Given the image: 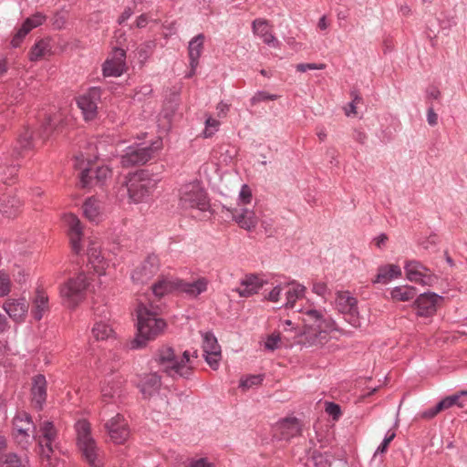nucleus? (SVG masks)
Segmentation results:
<instances>
[{
    "label": "nucleus",
    "instance_id": "3c124183",
    "mask_svg": "<svg viewBox=\"0 0 467 467\" xmlns=\"http://www.w3.org/2000/svg\"><path fill=\"white\" fill-rule=\"evenodd\" d=\"M326 412L336 420L341 415V409L338 404L327 401Z\"/></svg>",
    "mask_w": 467,
    "mask_h": 467
},
{
    "label": "nucleus",
    "instance_id": "6e6552de",
    "mask_svg": "<svg viewBox=\"0 0 467 467\" xmlns=\"http://www.w3.org/2000/svg\"><path fill=\"white\" fill-rule=\"evenodd\" d=\"M33 131L29 128H25L18 135L16 141L13 147L11 157L13 159L10 163V176H14L17 168L20 166L17 162L19 159L25 157L27 153L34 150Z\"/></svg>",
    "mask_w": 467,
    "mask_h": 467
},
{
    "label": "nucleus",
    "instance_id": "7c9ffc66",
    "mask_svg": "<svg viewBox=\"0 0 467 467\" xmlns=\"http://www.w3.org/2000/svg\"><path fill=\"white\" fill-rule=\"evenodd\" d=\"M253 30L254 34L259 36L266 45L274 44L276 41V38L272 34L266 20L255 19L253 22Z\"/></svg>",
    "mask_w": 467,
    "mask_h": 467
},
{
    "label": "nucleus",
    "instance_id": "680f3d73",
    "mask_svg": "<svg viewBox=\"0 0 467 467\" xmlns=\"http://www.w3.org/2000/svg\"><path fill=\"white\" fill-rule=\"evenodd\" d=\"M282 288L280 285L275 286L268 294V300L272 302H277L281 295Z\"/></svg>",
    "mask_w": 467,
    "mask_h": 467
},
{
    "label": "nucleus",
    "instance_id": "bf43d9fd",
    "mask_svg": "<svg viewBox=\"0 0 467 467\" xmlns=\"http://www.w3.org/2000/svg\"><path fill=\"white\" fill-rule=\"evenodd\" d=\"M240 199L244 203H249L252 198V192L250 188L244 184L243 185L241 192H240Z\"/></svg>",
    "mask_w": 467,
    "mask_h": 467
},
{
    "label": "nucleus",
    "instance_id": "2f4dec72",
    "mask_svg": "<svg viewBox=\"0 0 467 467\" xmlns=\"http://www.w3.org/2000/svg\"><path fill=\"white\" fill-rule=\"evenodd\" d=\"M293 287L290 288L285 296L286 302L285 304V308H293L297 299L304 297L306 287L303 285L297 284L295 281L289 283Z\"/></svg>",
    "mask_w": 467,
    "mask_h": 467
},
{
    "label": "nucleus",
    "instance_id": "39448f33",
    "mask_svg": "<svg viewBox=\"0 0 467 467\" xmlns=\"http://www.w3.org/2000/svg\"><path fill=\"white\" fill-rule=\"evenodd\" d=\"M125 184L130 199L133 202L139 203L150 195L156 185V181L150 178L149 171L140 170L129 174Z\"/></svg>",
    "mask_w": 467,
    "mask_h": 467
},
{
    "label": "nucleus",
    "instance_id": "423d86ee",
    "mask_svg": "<svg viewBox=\"0 0 467 467\" xmlns=\"http://www.w3.org/2000/svg\"><path fill=\"white\" fill-rule=\"evenodd\" d=\"M180 205L183 209L196 208L200 211H207L210 202L206 192L199 183H188L180 190Z\"/></svg>",
    "mask_w": 467,
    "mask_h": 467
},
{
    "label": "nucleus",
    "instance_id": "a878e982",
    "mask_svg": "<svg viewBox=\"0 0 467 467\" xmlns=\"http://www.w3.org/2000/svg\"><path fill=\"white\" fill-rule=\"evenodd\" d=\"M69 239L72 251L78 254L81 251L82 227L77 216L71 215L69 219Z\"/></svg>",
    "mask_w": 467,
    "mask_h": 467
},
{
    "label": "nucleus",
    "instance_id": "412c9836",
    "mask_svg": "<svg viewBox=\"0 0 467 467\" xmlns=\"http://www.w3.org/2000/svg\"><path fill=\"white\" fill-rule=\"evenodd\" d=\"M265 282L257 275H247L240 283V286L236 288V292L242 297H249L264 286Z\"/></svg>",
    "mask_w": 467,
    "mask_h": 467
},
{
    "label": "nucleus",
    "instance_id": "8fccbe9b",
    "mask_svg": "<svg viewBox=\"0 0 467 467\" xmlns=\"http://www.w3.org/2000/svg\"><path fill=\"white\" fill-rule=\"evenodd\" d=\"M326 67L325 64H317V63H301L296 65V70L298 72H306V70H315V69H324Z\"/></svg>",
    "mask_w": 467,
    "mask_h": 467
},
{
    "label": "nucleus",
    "instance_id": "2eb2a0df",
    "mask_svg": "<svg viewBox=\"0 0 467 467\" xmlns=\"http://www.w3.org/2000/svg\"><path fill=\"white\" fill-rule=\"evenodd\" d=\"M110 175L111 170L106 166L97 167L96 169L85 168L79 174V185L82 188H88L94 183L102 184Z\"/></svg>",
    "mask_w": 467,
    "mask_h": 467
},
{
    "label": "nucleus",
    "instance_id": "052dcab7",
    "mask_svg": "<svg viewBox=\"0 0 467 467\" xmlns=\"http://www.w3.org/2000/svg\"><path fill=\"white\" fill-rule=\"evenodd\" d=\"M126 58V51L122 48L116 47L113 51V57L112 60L119 62L120 64H126L125 63Z\"/></svg>",
    "mask_w": 467,
    "mask_h": 467
},
{
    "label": "nucleus",
    "instance_id": "cd10ccee",
    "mask_svg": "<svg viewBox=\"0 0 467 467\" xmlns=\"http://www.w3.org/2000/svg\"><path fill=\"white\" fill-rule=\"evenodd\" d=\"M401 275V269L397 265H385L379 267L373 283L388 284Z\"/></svg>",
    "mask_w": 467,
    "mask_h": 467
},
{
    "label": "nucleus",
    "instance_id": "a18cd8bd",
    "mask_svg": "<svg viewBox=\"0 0 467 467\" xmlns=\"http://www.w3.org/2000/svg\"><path fill=\"white\" fill-rule=\"evenodd\" d=\"M54 125L55 123L51 117L45 119L40 131V137L43 138V140H47L50 136Z\"/></svg>",
    "mask_w": 467,
    "mask_h": 467
},
{
    "label": "nucleus",
    "instance_id": "58836bf2",
    "mask_svg": "<svg viewBox=\"0 0 467 467\" xmlns=\"http://www.w3.org/2000/svg\"><path fill=\"white\" fill-rule=\"evenodd\" d=\"M47 296L38 291L34 301V307L31 311L36 320H40L43 317L44 311L47 307Z\"/></svg>",
    "mask_w": 467,
    "mask_h": 467
},
{
    "label": "nucleus",
    "instance_id": "79ce46f5",
    "mask_svg": "<svg viewBox=\"0 0 467 467\" xmlns=\"http://www.w3.org/2000/svg\"><path fill=\"white\" fill-rule=\"evenodd\" d=\"M11 291V280L5 271H0V297L7 296Z\"/></svg>",
    "mask_w": 467,
    "mask_h": 467
},
{
    "label": "nucleus",
    "instance_id": "de8ad7c7",
    "mask_svg": "<svg viewBox=\"0 0 467 467\" xmlns=\"http://www.w3.org/2000/svg\"><path fill=\"white\" fill-rule=\"evenodd\" d=\"M45 21V16L39 13L26 18L24 23L32 30L33 28L41 26Z\"/></svg>",
    "mask_w": 467,
    "mask_h": 467
},
{
    "label": "nucleus",
    "instance_id": "13d9d810",
    "mask_svg": "<svg viewBox=\"0 0 467 467\" xmlns=\"http://www.w3.org/2000/svg\"><path fill=\"white\" fill-rule=\"evenodd\" d=\"M312 290L315 294H317L320 296H323V297H325L326 295L328 293L327 285L326 283H323V282L315 283L313 285Z\"/></svg>",
    "mask_w": 467,
    "mask_h": 467
},
{
    "label": "nucleus",
    "instance_id": "37998d69",
    "mask_svg": "<svg viewBox=\"0 0 467 467\" xmlns=\"http://www.w3.org/2000/svg\"><path fill=\"white\" fill-rule=\"evenodd\" d=\"M31 31V29L25 23L22 24L21 27L18 29L16 34L14 36L11 40V45L13 47H18L23 41L24 37Z\"/></svg>",
    "mask_w": 467,
    "mask_h": 467
},
{
    "label": "nucleus",
    "instance_id": "bb28decb",
    "mask_svg": "<svg viewBox=\"0 0 467 467\" xmlns=\"http://www.w3.org/2000/svg\"><path fill=\"white\" fill-rule=\"evenodd\" d=\"M205 36L203 34H198L194 36L190 42L188 46V54L190 59V67H198L199 58L203 50Z\"/></svg>",
    "mask_w": 467,
    "mask_h": 467
},
{
    "label": "nucleus",
    "instance_id": "5701e85b",
    "mask_svg": "<svg viewBox=\"0 0 467 467\" xmlns=\"http://www.w3.org/2000/svg\"><path fill=\"white\" fill-rule=\"evenodd\" d=\"M208 287V280L205 277H200L193 282H186L178 278V291L185 293L191 297H197L205 292Z\"/></svg>",
    "mask_w": 467,
    "mask_h": 467
},
{
    "label": "nucleus",
    "instance_id": "f3484780",
    "mask_svg": "<svg viewBox=\"0 0 467 467\" xmlns=\"http://www.w3.org/2000/svg\"><path fill=\"white\" fill-rule=\"evenodd\" d=\"M106 429L111 439L115 443H123L130 435V431L127 427V423L122 415L117 414L115 417L110 419L106 424Z\"/></svg>",
    "mask_w": 467,
    "mask_h": 467
},
{
    "label": "nucleus",
    "instance_id": "e2e57ef3",
    "mask_svg": "<svg viewBox=\"0 0 467 467\" xmlns=\"http://www.w3.org/2000/svg\"><path fill=\"white\" fill-rule=\"evenodd\" d=\"M427 121L431 126H435L438 123V115L435 113L432 107L428 109Z\"/></svg>",
    "mask_w": 467,
    "mask_h": 467
},
{
    "label": "nucleus",
    "instance_id": "ddd939ff",
    "mask_svg": "<svg viewBox=\"0 0 467 467\" xmlns=\"http://www.w3.org/2000/svg\"><path fill=\"white\" fill-rule=\"evenodd\" d=\"M202 336V348L205 361L213 369H217L221 358V347L213 332H205Z\"/></svg>",
    "mask_w": 467,
    "mask_h": 467
},
{
    "label": "nucleus",
    "instance_id": "4c0bfd02",
    "mask_svg": "<svg viewBox=\"0 0 467 467\" xmlns=\"http://www.w3.org/2000/svg\"><path fill=\"white\" fill-rule=\"evenodd\" d=\"M0 467H29V462L26 457H19L16 453H7L0 461Z\"/></svg>",
    "mask_w": 467,
    "mask_h": 467
},
{
    "label": "nucleus",
    "instance_id": "0eeeda50",
    "mask_svg": "<svg viewBox=\"0 0 467 467\" xmlns=\"http://www.w3.org/2000/svg\"><path fill=\"white\" fill-rule=\"evenodd\" d=\"M87 287V277L83 273L69 279L60 290L66 306L69 308L76 307L83 300Z\"/></svg>",
    "mask_w": 467,
    "mask_h": 467
},
{
    "label": "nucleus",
    "instance_id": "f704fd0d",
    "mask_svg": "<svg viewBox=\"0 0 467 467\" xmlns=\"http://www.w3.org/2000/svg\"><path fill=\"white\" fill-rule=\"evenodd\" d=\"M283 432L294 437L301 433V425L296 418H285L279 421Z\"/></svg>",
    "mask_w": 467,
    "mask_h": 467
},
{
    "label": "nucleus",
    "instance_id": "6ab92c4d",
    "mask_svg": "<svg viewBox=\"0 0 467 467\" xmlns=\"http://www.w3.org/2000/svg\"><path fill=\"white\" fill-rule=\"evenodd\" d=\"M28 307L29 305L24 297L18 299L9 298L3 305L5 313L16 323H21L25 320Z\"/></svg>",
    "mask_w": 467,
    "mask_h": 467
},
{
    "label": "nucleus",
    "instance_id": "5fc2aeb1",
    "mask_svg": "<svg viewBox=\"0 0 467 467\" xmlns=\"http://www.w3.org/2000/svg\"><path fill=\"white\" fill-rule=\"evenodd\" d=\"M438 243V237L436 234H431L424 241L421 242L420 245L425 250H431L436 247Z\"/></svg>",
    "mask_w": 467,
    "mask_h": 467
},
{
    "label": "nucleus",
    "instance_id": "ea45409f",
    "mask_svg": "<svg viewBox=\"0 0 467 467\" xmlns=\"http://www.w3.org/2000/svg\"><path fill=\"white\" fill-rule=\"evenodd\" d=\"M14 423L17 428V431L24 435H27L30 427L34 428L31 416L25 411L20 412L15 417Z\"/></svg>",
    "mask_w": 467,
    "mask_h": 467
},
{
    "label": "nucleus",
    "instance_id": "e433bc0d",
    "mask_svg": "<svg viewBox=\"0 0 467 467\" xmlns=\"http://www.w3.org/2000/svg\"><path fill=\"white\" fill-rule=\"evenodd\" d=\"M103 74L106 77H119L126 70V64L112 59H107L102 67Z\"/></svg>",
    "mask_w": 467,
    "mask_h": 467
},
{
    "label": "nucleus",
    "instance_id": "c85d7f7f",
    "mask_svg": "<svg viewBox=\"0 0 467 467\" xmlns=\"http://www.w3.org/2000/svg\"><path fill=\"white\" fill-rule=\"evenodd\" d=\"M22 202L16 196H5L2 199L0 212L5 217H15L19 213Z\"/></svg>",
    "mask_w": 467,
    "mask_h": 467
},
{
    "label": "nucleus",
    "instance_id": "a19ab883",
    "mask_svg": "<svg viewBox=\"0 0 467 467\" xmlns=\"http://www.w3.org/2000/svg\"><path fill=\"white\" fill-rule=\"evenodd\" d=\"M47 49H48V42L44 39L39 40L31 48L30 60L37 61L46 54Z\"/></svg>",
    "mask_w": 467,
    "mask_h": 467
},
{
    "label": "nucleus",
    "instance_id": "4be33fe9",
    "mask_svg": "<svg viewBox=\"0 0 467 467\" xmlns=\"http://www.w3.org/2000/svg\"><path fill=\"white\" fill-rule=\"evenodd\" d=\"M40 432L42 434V439L39 441L42 450L41 455L49 458L53 452L52 441L57 434L53 422L44 421L40 426Z\"/></svg>",
    "mask_w": 467,
    "mask_h": 467
},
{
    "label": "nucleus",
    "instance_id": "338daca9",
    "mask_svg": "<svg viewBox=\"0 0 467 467\" xmlns=\"http://www.w3.org/2000/svg\"><path fill=\"white\" fill-rule=\"evenodd\" d=\"M361 100V98L358 95H355L353 100L348 104V109H346V115L350 116V114H356V102Z\"/></svg>",
    "mask_w": 467,
    "mask_h": 467
},
{
    "label": "nucleus",
    "instance_id": "aec40b11",
    "mask_svg": "<svg viewBox=\"0 0 467 467\" xmlns=\"http://www.w3.org/2000/svg\"><path fill=\"white\" fill-rule=\"evenodd\" d=\"M124 380L120 377L106 379L101 386V395L105 402L115 400L122 394Z\"/></svg>",
    "mask_w": 467,
    "mask_h": 467
},
{
    "label": "nucleus",
    "instance_id": "9d476101",
    "mask_svg": "<svg viewBox=\"0 0 467 467\" xmlns=\"http://www.w3.org/2000/svg\"><path fill=\"white\" fill-rule=\"evenodd\" d=\"M336 306L339 312L346 315L347 320L355 327L360 326L358 311V301L349 292L337 293Z\"/></svg>",
    "mask_w": 467,
    "mask_h": 467
},
{
    "label": "nucleus",
    "instance_id": "6e6d98bb",
    "mask_svg": "<svg viewBox=\"0 0 467 467\" xmlns=\"http://www.w3.org/2000/svg\"><path fill=\"white\" fill-rule=\"evenodd\" d=\"M443 400L448 408H451L453 405H456L459 408L464 407V404L460 401V395H456V393L453 395L448 396V397L444 398Z\"/></svg>",
    "mask_w": 467,
    "mask_h": 467
},
{
    "label": "nucleus",
    "instance_id": "49530a36",
    "mask_svg": "<svg viewBox=\"0 0 467 467\" xmlns=\"http://www.w3.org/2000/svg\"><path fill=\"white\" fill-rule=\"evenodd\" d=\"M278 96L274 94H268L265 91H258L255 95L251 99V102L253 105L266 100H275Z\"/></svg>",
    "mask_w": 467,
    "mask_h": 467
},
{
    "label": "nucleus",
    "instance_id": "473e14b6",
    "mask_svg": "<svg viewBox=\"0 0 467 467\" xmlns=\"http://www.w3.org/2000/svg\"><path fill=\"white\" fill-rule=\"evenodd\" d=\"M83 213L86 218L91 222H98L100 216L99 202L94 198H88L83 204Z\"/></svg>",
    "mask_w": 467,
    "mask_h": 467
},
{
    "label": "nucleus",
    "instance_id": "dca6fc26",
    "mask_svg": "<svg viewBox=\"0 0 467 467\" xmlns=\"http://www.w3.org/2000/svg\"><path fill=\"white\" fill-rule=\"evenodd\" d=\"M441 299L442 296L433 292L420 294L414 302L417 307V315L424 317L434 315L437 311V304Z\"/></svg>",
    "mask_w": 467,
    "mask_h": 467
},
{
    "label": "nucleus",
    "instance_id": "09e8293b",
    "mask_svg": "<svg viewBox=\"0 0 467 467\" xmlns=\"http://www.w3.org/2000/svg\"><path fill=\"white\" fill-rule=\"evenodd\" d=\"M311 459L316 467H327L328 464L327 459L318 451H314L312 452Z\"/></svg>",
    "mask_w": 467,
    "mask_h": 467
},
{
    "label": "nucleus",
    "instance_id": "0e129e2a",
    "mask_svg": "<svg viewBox=\"0 0 467 467\" xmlns=\"http://www.w3.org/2000/svg\"><path fill=\"white\" fill-rule=\"evenodd\" d=\"M436 279V276L432 274H431V271L428 273L423 274V276H421V279L418 283H420L423 285H431L433 281Z\"/></svg>",
    "mask_w": 467,
    "mask_h": 467
},
{
    "label": "nucleus",
    "instance_id": "f03ea898",
    "mask_svg": "<svg viewBox=\"0 0 467 467\" xmlns=\"http://www.w3.org/2000/svg\"><path fill=\"white\" fill-rule=\"evenodd\" d=\"M152 361L160 367L161 370L170 377L189 379L193 370L191 364L190 352L185 350L179 358L172 347L162 346L156 350Z\"/></svg>",
    "mask_w": 467,
    "mask_h": 467
},
{
    "label": "nucleus",
    "instance_id": "c756f323",
    "mask_svg": "<svg viewBox=\"0 0 467 467\" xmlns=\"http://www.w3.org/2000/svg\"><path fill=\"white\" fill-rule=\"evenodd\" d=\"M404 269L407 278L411 282H419L423 274L430 272V269L423 265L420 262L412 260L405 264Z\"/></svg>",
    "mask_w": 467,
    "mask_h": 467
},
{
    "label": "nucleus",
    "instance_id": "774afa93",
    "mask_svg": "<svg viewBox=\"0 0 467 467\" xmlns=\"http://www.w3.org/2000/svg\"><path fill=\"white\" fill-rule=\"evenodd\" d=\"M353 138L358 143L364 144L367 140V135L360 130H355L353 132Z\"/></svg>",
    "mask_w": 467,
    "mask_h": 467
},
{
    "label": "nucleus",
    "instance_id": "72a5a7b5",
    "mask_svg": "<svg viewBox=\"0 0 467 467\" xmlns=\"http://www.w3.org/2000/svg\"><path fill=\"white\" fill-rule=\"evenodd\" d=\"M91 333L97 341L109 339L113 337L114 335L113 329L107 323L102 321L95 323Z\"/></svg>",
    "mask_w": 467,
    "mask_h": 467
},
{
    "label": "nucleus",
    "instance_id": "393cba45",
    "mask_svg": "<svg viewBox=\"0 0 467 467\" xmlns=\"http://www.w3.org/2000/svg\"><path fill=\"white\" fill-rule=\"evenodd\" d=\"M152 293L156 297H162L170 293L178 291V278L161 277L152 286Z\"/></svg>",
    "mask_w": 467,
    "mask_h": 467
},
{
    "label": "nucleus",
    "instance_id": "4d7b16f0",
    "mask_svg": "<svg viewBox=\"0 0 467 467\" xmlns=\"http://www.w3.org/2000/svg\"><path fill=\"white\" fill-rule=\"evenodd\" d=\"M395 432L388 433L384 438L383 441L381 442V444L378 447L376 452L384 453L387 451L389 444L395 438Z\"/></svg>",
    "mask_w": 467,
    "mask_h": 467
},
{
    "label": "nucleus",
    "instance_id": "7ed1b4c3",
    "mask_svg": "<svg viewBox=\"0 0 467 467\" xmlns=\"http://www.w3.org/2000/svg\"><path fill=\"white\" fill-rule=\"evenodd\" d=\"M303 323L304 330L297 334L301 337L298 342L306 347L323 344L332 327L331 322L326 320L321 312L316 309H308L304 313Z\"/></svg>",
    "mask_w": 467,
    "mask_h": 467
},
{
    "label": "nucleus",
    "instance_id": "f257e3e1",
    "mask_svg": "<svg viewBox=\"0 0 467 467\" xmlns=\"http://www.w3.org/2000/svg\"><path fill=\"white\" fill-rule=\"evenodd\" d=\"M137 336L130 342L133 349L146 346L148 341L155 339L165 330L167 324L164 319L158 317L157 314L146 306L140 304L137 308Z\"/></svg>",
    "mask_w": 467,
    "mask_h": 467
},
{
    "label": "nucleus",
    "instance_id": "4468645a",
    "mask_svg": "<svg viewBox=\"0 0 467 467\" xmlns=\"http://www.w3.org/2000/svg\"><path fill=\"white\" fill-rule=\"evenodd\" d=\"M136 386L143 399L149 400L159 393L161 387V377L158 372L144 373L139 377Z\"/></svg>",
    "mask_w": 467,
    "mask_h": 467
},
{
    "label": "nucleus",
    "instance_id": "864d4df0",
    "mask_svg": "<svg viewBox=\"0 0 467 467\" xmlns=\"http://www.w3.org/2000/svg\"><path fill=\"white\" fill-rule=\"evenodd\" d=\"M205 124L206 128L203 131V136L205 138L212 137L213 130H211L210 128H213L215 130L219 126V121L210 117L206 119Z\"/></svg>",
    "mask_w": 467,
    "mask_h": 467
},
{
    "label": "nucleus",
    "instance_id": "a211bd4d",
    "mask_svg": "<svg viewBox=\"0 0 467 467\" xmlns=\"http://www.w3.org/2000/svg\"><path fill=\"white\" fill-rule=\"evenodd\" d=\"M47 382L43 374H37L32 378V386L30 389L32 403L34 407L41 410L47 400Z\"/></svg>",
    "mask_w": 467,
    "mask_h": 467
},
{
    "label": "nucleus",
    "instance_id": "c9c22d12",
    "mask_svg": "<svg viewBox=\"0 0 467 467\" xmlns=\"http://www.w3.org/2000/svg\"><path fill=\"white\" fill-rule=\"evenodd\" d=\"M390 294L393 299L405 302L415 296L416 288L409 285L396 286L391 290Z\"/></svg>",
    "mask_w": 467,
    "mask_h": 467
},
{
    "label": "nucleus",
    "instance_id": "c03bdc74",
    "mask_svg": "<svg viewBox=\"0 0 467 467\" xmlns=\"http://www.w3.org/2000/svg\"><path fill=\"white\" fill-rule=\"evenodd\" d=\"M263 379H264V376L261 374L251 375V376L247 377L245 379H242L240 381L239 387H241L243 389H249L253 386H257V385L261 384Z\"/></svg>",
    "mask_w": 467,
    "mask_h": 467
},
{
    "label": "nucleus",
    "instance_id": "b1692460",
    "mask_svg": "<svg viewBox=\"0 0 467 467\" xmlns=\"http://www.w3.org/2000/svg\"><path fill=\"white\" fill-rule=\"evenodd\" d=\"M232 213L234 220L241 228L251 231L256 227L258 218L253 210L244 208L238 212L237 209H234Z\"/></svg>",
    "mask_w": 467,
    "mask_h": 467
},
{
    "label": "nucleus",
    "instance_id": "69168bd1",
    "mask_svg": "<svg viewBox=\"0 0 467 467\" xmlns=\"http://www.w3.org/2000/svg\"><path fill=\"white\" fill-rule=\"evenodd\" d=\"M187 467H213V465L206 459L201 458L199 460L192 461Z\"/></svg>",
    "mask_w": 467,
    "mask_h": 467
},
{
    "label": "nucleus",
    "instance_id": "9b49d317",
    "mask_svg": "<svg viewBox=\"0 0 467 467\" xmlns=\"http://www.w3.org/2000/svg\"><path fill=\"white\" fill-rule=\"evenodd\" d=\"M161 262L155 254H150L131 274L133 282L148 283L160 270Z\"/></svg>",
    "mask_w": 467,
    "mask_h": 467
},
{
    "label": "nucleus",
    "instance_id": "f8f14e48",
    "mask_svg": "<svg viewBox=\"0 0 467 467\" xmlns=\"http://www.w3.org/2000/svg\"><path fill=\"white\" fill-rule=\"evenodd\" d=\"M100 99V89L91 88L88 91L77 99V104L81 109L86 120H92L97 117L98 101Z\"/></svg>",
    "mask_w": 467,
    "mask_h": 467
},
{
    "label": "nucleus",
    "instance_id": "20e7f679",
    "mask_svg": "<svg viewBox=\"0 0 467 467\" xmlns=\"http://www.w3.org/2000/svg\"><path fill=\"white\" fill-rule=\"evenodd\" d=\"M77 441L79 451L90 467L103 465L101 451L97 447L95 440L91 437L90 424L82 420L76 423Z\"/></svg>",
    "mask_w": 467,
    "mask_h": 467
},
{
    "label": "nucleus",
    "instance_id": "1a4fd4ad",
    "mask_svg": "<svg viewBox=\"0 0 467 467\" xmlns=\"http://www.w3.org/2000/svg\"><path fill=\"white\" fill-rule=\"evenodd\" d=\"M153 152L154 150L151 146H130L121 156V166L123 168H130L136 165H143L152 158Z\"/></svg>",
    "mask_w": 467,
    "mask_h": 467
},
{
    "label": "nucleus",
    "instance_id": "603ef678",
    "mask_svg": "<svg viewBox=\"0 0 467 467\" xmlns=\"http://www.w3.org/2000/svg\"><path fill=\"white\" fill-rule=\"evenodd\" d=\"M280 335L272 334L267 337L265 343V348L268 350L274 351L278 348V342L280 341Z\"/></svg>",
    "mask_w": 467,
    "mask_h": 467
}]
</instances>
